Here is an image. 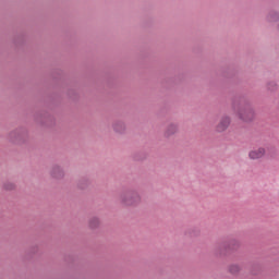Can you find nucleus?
<instances>
[{
	"mask_svg": "<svg viewBox=\"0 0 279 279\" xmlns=\"http://www.w3.org/2000/svg\"><path fill=\"white\" fill-rule=\"evenodd\" d=\"M266 21L268 23H278L279 21V12L276 10H270L266 15Z\"/></svg>",
	"mask_w": 279,
	"mask_h": 279,
	"instance_id": "nucleus-12",
	"label": "nucleus"
},
{
	"mask_svg": "<svg viewBox=\"0 0 279 279\" xmlns=\"http://www.w3.org/2000/svg\"><path fill=\"white\" fill-rule=\"evenodd\" d=\"M68 96L70 97V99H77V90H75V89H69L68 90Z\"/></svg>",
	"mask_w": 279,
	"mask_h": 279,
	"instance_id": "nucleus-19",
	"label": "nucleus"
},
{
	"mask_svg": "<svg viewBox=\"0 0 279 279\" xmlns=\"http://www.w3.org/2000/svg\"><path fill=\"white\" fill-rule=\"evenodd\" d=\"M31 254H38V246H33L31 248Z\"/></svg>",
	"mask_w": 279,
	"mask_h": 279,
	"instance_id": "nucleus-23",
	"label": "nucleus"
},
{
	"mask_svg": "<svg viewBox=\"0 0 279 279\" xmlns=\"http://www.w3.org/2000/svg\"><path fill=\"white\" fill-rule=\"evenodd\" d=\"M225 77H234L235 75H236V73L235 72H226L225 74Z\"/></svg>",
	"mask_w": 279,
	"mask_h": 279,
	"instance_id": "nucleus-21",
	"label": "nucleus"
},
{
	"mask_svg": "<svg viewBox=\"0 0 279 279\" xmlns=\"http://www.w3.org/2000/svg\"><path fill=\"white\" fill-rule=\"evenodd\" d=\"M8 141L14 145H23L29 141V133L25 128H17L9 133Z\"/></svg>",
	"mask_w": 279,
	"mask_h": 279,
	"instance_id": "nucleus-3",
	"label": "nucleus"
},
{
	"mask_svg": "<svg viewBox=\"0 0 279 279\" xmlns=\"http://www.w3.org/2000/svg\"><path fill=\"white\" fill-rule=\"evenodd\" d=\"M251 274L252 276H258V274H260V265L258 264L253 265L251 269Z\"/></svg>",
	"mask_w": 279,
	"mask_h": 279,
	"instance_id": "nucleus-18",
	"label": "nucleus"
},
{
	"mask_svg": "<svg viewBox=\"0 0 279 279\" xmlns=\"http://www.w3.org/2000/svg\"><path fill=\"white\" fill-rule=\"evenodd\" d=\"M178 132V124L175 123H170L165 132L166 138H169L170 136H173Z\"/></svg>",
	"mask_w": 279,
	"mask_h": 279,
	"instance_id": "nucleus-13",
	"label": "nucleus"
},
{
	"mask_svg": "<svg viewBox=\"0 0 279 279\" xmlns=\"http://www.w3.org/2000/svg\"><path fill=\"white\" fill-rule=\"evenodd\" d=\"M229 252L230 251L228 248V243L226 241L218 243L214 247V254H215V256H218V258H226V256H228Z\"/></svg>",
	"mask_w": 279,
	"mask_h": 279,
	"instance_id": "nucleus-6",
	"label": "nucleus"
},
{
	"mask_svg": "<svg viewBox=\"0 0 279 279\" xmlns=\"http://www.w3.org/2000/svg\"><path fill=\"white\" fill-rule=\"evenodd\" d=\"M35 121L40 123V125H45L46 128H53V125H56V118H53V116L47 111L37 112L35 116Z\"/></svg>",
	"mask_w": 279,
	"mask_h": 279,
	"instance_id": "nucleus-4",
	"label": "nucleus"
},
{
	"mask_svg": "<svg viewBox=\"0 0 279 279\" xmlns=\"http://www.w3.org/2000/svg\"><path fill=\"white\" fill-rule=\"evenodd\" d=\"M228 269H229V274H231L232 276H239L243 267L239 264H231L229 265Z\"/></svg>",
	"mask_w": 279,
	"mask_h": 279,
	"instance_id": "nucleus-14",
	"label": "nucleus"
},
{
	"mask_svg": "<svg viewBox=\"0 0 279 279\" xmlns=\"http://www.w3.org/2000/svg\"><path fill=\"white\" fill-rule=\"evenodd\" d=\"M146 156L142 155L141 157L138 155L134 156V160H145Z\"/></svg>",
	"mask_w": 279,
	"mask_h": 279,
	"instance_id": "nucleus-22",
	"label": "nucleus"
},
{
	"mask_svg": "<svg viewBox=\"0 0 279 279\" xmlns=\"http://www.w3.org/2000/svg\"><path fill=\"white\" fill-rule=\"evenodd\" d=\"M90 184H92L90 178L82 177L81 179H78L76 186L77 189H80V191H86V189H88Z\"/></svg>",
	"mask_w": 279,
	"mask_h": 279,
	"instance_id": "nucleus-10",
	"label": "nucleus"
},
{
	"mask_svg": "<svg viewBox=\"0 0 279 279\" xmlns=\"http://www.w3.org/2000/svg\"><path fill=\"white\" fill-rule=\"evenodd\" d=\"M226 242H227L229 252H238L239 247H241V242L236 239H231Z\"/></svg>",
	"mask_w": 279,
	"mask_h": 279,
	"instance_id": "nucleus-11",
	"label": "nucleus"
},
{
	"mask_svg": "<svg viewBox=\"0 0 279 279\" xmlns=\"http://www.w3.org/2000/svg\"><path fill=\"white\" fill-rule=\"evenodd\" d=\"M120 204L122 206L136 208L141 204V194L134 189L123 190L119 195Z\"/></svg>",
	"mask_w": 279,
	"mask_h": 279,
	"instance_id": "nucleus-2",
	"label": "nucleus"
},
{
	"mask_svg": "<svg viewBox=\"0 0 279 279\" xmlns=\"http://www.w3.org/2000/svg\"><path fill=\"white\" fill-rule=\"evenodd\" d=\"M112 128L117 134H125V130H126L125 122L121 120H116L112 123Z\"/></svg>",
	"mask_w": 279,
	"mask_h": 279,
	"instance_id": "nucleus-9",
	"label": "nucleus"
},
{
	"mask_svg": "<svg viewBox=\"0 0 279 279\" xmlns=\"http://www.w3.org/2000/svg\"><path fill=\"white\" fill-rule=\"evenodd\" d=\"M232 108L234 112L238 114L240 121L244 123H252L254 119H256V111H254V107H252V100L247 95H236L232 100Z\"/></svg>",
	"mask_w": 279,
	"mask_h": 279,
	"instance_id": "nucleus-1",
	"label": "nucleus"
},
{
	"mask_svg": "<svg viewBox=\"0 0 279 279\" xmlns=\"http://www.w3.org/2000/svg\"><path fill=\"white\" fill-rule=\"evenodd\" d=\"M3 186L5 191H14V189H16V185L12 182H7Z\"/></svg>",
	"mask_w": 279,
	"mask_h": 279,
	"instance_id": "nucleus-20",
	"label": "nucleus"
},
{
	"mask_svg": "<svg viewBox=\"0 0 279 279\" xmlns=\"http://www.w3.org/2000/svg\"><path fill=\"white\" fill-rule=\"evenodd\" d=\"M230 123H232V118L230 116H222L216 125V132L221 134L222 132H226L230 128Z\"/></svg>",
	"mask_w": 279,
	"mask_h": 279,
	"instance_id": "nucleus-5",
	"label": "nucleus"
},
{
	"mask_svg": "<svg viewBox=\"0 0 279 279\" xmlns=\"http://www.w3.org/2000/svg\"><path fill=\"white\" fill-rule=\"evenodd\" d=\"M100 223L101 222L99 221V219L97 217H92L89 219V228L92 230H97V228H99Z\"/></svg>",
	"mask_w": 279,
	"mask_h": 279,
	"instance_id": "nucleus-16",
	"label": "nucleus"
},
{
	"mask_svg": "<svg viewBox=\"0 0 279 279\" xmlns=\"http://www.w3.org/2000/svg\"><path fill=\"white\" fill-rule=\"evenodd\" d=\"M266 88L270 93H276V90H278V83H276L275 81L267 82Z\"/></svg>",
	"mask_w": 279,
	"mask_h": 279,
	"instance_id": "nucleus-17",
	"label": "nucleus"
},
{
	"mask_svg": "<svg viewBox=\"0 0 279 279\" xmlns=\"http://www.w3.org/2000/svg\"><path fill=\"white\" fill-rule=\"evenodd\" d=\"M186 234L189 236H199V234H202V230H199L197 227H192L187 229Z\"/></svg>",
	"mask_w": 279,
	"mask_h": 279,
	"instance_id": "nucleus-15",
	"label": "nucleus"
},
{
	"mask_svg": "<svg viewBox=\"0 0 279 279\" xmlns=\"http://www.w3.org/2000/svg\"><path fill=\"white\" fill-rule=\"evenodd\" d=\"M50 174L51 178H54V180H62V178H64V170L62 169V167L54 165L52 166Z\"/></svg>",
	"mask_w": 279,
	"mask_h": 279,
	"instance_id": "nucleus-8",
	"label": "nucleus"
},
{
	"mask_svg": "<svg viewBox=\"0 0 279 279\" xmlns=\"http://www.w3.org/2000/svg\"><path fill=\"white\" fill-rule=\"evenodd\" d=\"M267 154V150L263 147L255 148L248 153V158L251 160H260Z\"/></svg>",
	"mask_w": 279,
	"mask_h": 279,
	"instance_id": "nucleus-7",
	"label": "nucleus"
}]
</instances>
